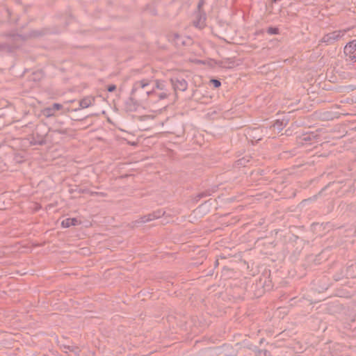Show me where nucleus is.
Here are the masks:
<instances>
[{
    "mask_svg": "<svg viewBox=\"0 0 356 356\" xmlns=\"http://www.w3.org/2000/svg\"><path fill=\"white\" fill-rule=\"evenodd\" d=\"M211 82L213 83L215 88H218L220 86V82L216 79H212Z\"/></svg>",
    "mask_w": 356,
    "mask_h": 356,
    "instance_id": "9",
    "label": "nucleus"
},
{
    "mask_svg": "<svg viewBox=\"0 0 356 356\" xmlns=\"http://www.w3.org/2000/svg\"><path fill=\"white\" fill-rule=\"evenodd\" d=\"M175 90L184 91L187 89V83L184 79L181 80H171Z\"/></svg>",
    "mask_w": 356,
    "mask_h": 356,
    "instance_id": "3",
    "label": "nucleus"
},
{
    "mask_svg": "<svg viewBox=\"0 0 356 356\" xmlns=\"http://www.w3.org/2000/svg\"><path fill=\"white\" fill-rule=\"evenodd\" d=\"M80 224H81V221L75 218H66V219H64L61 222V226L63 228H67L71 226H75V225H80Z\"/></svg>",
    "mask_w": 356,
    "mask_h": 356,
    "instance_id": "4",
    "label": "nucleus"
},
{
    "mask_svg": "<svg viewBox=\"0 0 356 356\" xmlns=\"http://www.w3.org/2000/svg\"><path fill=\"white\" fill-rule=\"evenodd\" d=\"M278 32V29L275 27H270L267 29V33L270 35L277 34Z\"/></svg>",
    "mask_w": 356,
    "mask_h": 356,
    "instance_id": "6",
    "label": "nucleus"
},
{
    "mask_svg": "<svg viewBox=\"0 0 356 356\" xmlns=\"http://www.w3.org/2000/svg\"><path fill=\"white\" fill-rule=\"evenodd\" d=\"M90 104V99H83L81 102V105L83 107H87Z\"/></svg>",
    "mask_w": 356,
    "mask_h": 356,
    "instance_id": "8",
    "label": "nucleus"
},
{
    "mask_svg": "<svg viewBox=\"0 0 356 356\" xmlns=\"http://www.w3.org/2000/svg\"><path fill=\"white\" fill-rule=\"evenodd\" d=\"M115 88H116L115 86L112 85V86H108V90L109 92H113V91H114L115 90Z\"/></svg>",
    "mask_w": 356,
    "mask_h": 356,
    "instance_id": "11",
    "label": "nucleus"
},
{
    "mask_svg": "<svg viewBox=\"0 0 356 356\" xmlns=\"http://www.w3.org/2000/svg\"><path fill=\"white\" fill-rule=\"evenodd\" d=\"M257 356H270V354L266 350H259Z\"/></svg>",
    "mask_w": 356,
    "mask_h": 356,
    "instance_id": "7",
    "label": "nucleus"
},
{
    "mask_svg": "<svg viewBox=\"0 0 356 356\" xmlns=\"http://www.w3.org/2000/svg\"><path fill=\"white\" fill-rule=\"evenodd\" d=\"M155 218V216H153L152 218L149 217L147 219L143 220V222H147L148 220H152Z\"/></svg>",
    "mask_w": 356,
    "mask_h": 356,
    "instance_id": "12",
    "label": "nucleus"
},
{
    "mask_svg": "<svg viewBox=\"0 0 356 356\" xmlns=\"http://www.w3.org/2000/svg\"><path fill=\"white\" fill-rule=\"evenodd\" d=\"M202 19V20H201V22L199 24H195L196 26L199 28H202L204 26V18L203 17Z\"/></svg>",
    "mask_w": 356,
    "mask_h": 356,
    "instance_id": "10",
    "label": "nucleus"
},
{
    "mask_svg": "<svg viewBox=\"0 0 356 356\" xmlns=\"http://www.w3.org/2000/svg\"><path fill=\"white\" fill-rule=\"evenodd\" d=\"M60 107H61V106L60 104H54L52 108H47L44 111V114H46L47 115H53V113L51 112V110L58 111V110H59L60 108Z\"/></svg>",
    "mask_w": 356,
    "mask_h": 356,
    "instance_id": "5",
    "label": "nucleus"
},
{
    "mask_svg": "<svg viewBox=\"0 0 356 356\" xmlns=\"http://www.w3.org/2000/svg\"><path fill=\"white\" fill-rule=\"evenodd\" d=\"M356 51V40H354L346 44L344 47V53L346 56H349L350 60H356V57L353 53Z\"/></svg>",
    "mask_w": 356,
    "mask_h": 356,
    "instance_id": "2",
    "label": "nucleus"
},
{
    "mask_svg": "<svg viewBox=\"0 0 356 356\" xmlns=\"http://www.w3.org/2000/svg\"><path fill=\"white\" fill-rule=\"evenodd\" d=\"M342 35L343 34L341 31H334L324 35L321 42L329 44L337 40L342 36Z\"/></svg>",
    "mask_w": 356,
    "mask_h": 356,
    "instance_id": "1",
    "label": "nucleus"
}]
</instances>
